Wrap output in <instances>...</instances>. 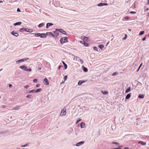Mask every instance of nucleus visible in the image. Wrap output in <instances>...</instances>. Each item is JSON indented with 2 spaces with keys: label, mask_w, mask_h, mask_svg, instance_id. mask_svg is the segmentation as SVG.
Returning a JSON list of instances; mask_svg holds the SVG:
<instances>
[{
  "label": "nucleus",
  "mask_w": 149,
  "mask_h": 149,
  "mask_svg": "<svg viewBox=\"0 0 149 149\" xmlns=\"http://www.w3.org/2000/svg\"><path fill=\"white\" fill-rule=\"evenodd\" d=\"M11 34L16 37H18L19 36V34L17 33H15L13 31L11 32Z\"/></svg>",
  "instance_id": "1a4fd4ad"
},
{
  "label": "nucleus",
  "mask_w": 149,
  "mask_h": 149,
  "mask_svg": "<svg viewBox=\"0 0 149 149\" xmlns=\"http://www.w3.org/2000/svg\"><path fill=\"white\" fill-rule=\"evenodd\" d=\"M6 107L5 105H3L2 107V108H5V107Z\"/></svg>",
  "instance_id": "0e129e2a"
},
{
  "label": "nucleus",
  "mask_w": 149,
  "mask_h": 149,
  "mask_svg": "<svg viewBox=\"0 0 149 149\" xmlns=\"http://www.w3.org/2000/svg\"><path fill=\"white\" fill-rule=\"evenodd\" d=\"M24 28H22L21 29L19 30V31L21 32H22L24 31Z\"/></svg>",
  "instance_id": "ea45409f"
},
{
  "label": "nucleus",
  "mask_w": 149,
  "mask_h": 149,
  "mask_svg": "<svg viewBox=\"0 0 149 149\" xmlns=\"http://www.w3.org/2000/svg\"><path fill=\"white\" fill-rule=\"evenodd\" d=\"M144 31H141L140 32V33L139 34V35L141 36L144 33Z\"/></svg>",
  "instance_id": "72a5a7b5"
},
{
  "label": "nucleus",
  "mask_w": 149,
  "mask_h": 149,
  "mask_svg": "<svg viewBox=\"0 0 149 149\" xmlns=\"http://www.w3.org/2000/svg\"><path fill=\"white\" fill-rule=\"evenodd\" d=\"M108 4L106 3H103V6H107Z\"/></svg>",
  "instance_id": "bf43d9fd"
},
{
  "label": "nucleus",
  "mask_w": 149,
  "mask_h": 149,
  "mask_svg": "<svg viewBox=\"0 0 149 149\" xmlns=\"http://www.w3.org/2000/svg\"><path fill=\"white\" fill-rule=\"evenodd\" d=\"M98 47H99L102 50H103V49L104 47V46L102 44L99 45L98 46Z\"/></svg>",
  "instance_id": "393cba45"
},
{
  "label": "nucleus",
  "mask_w": 149,
  "mask_h": 149,
  "mask_svg": "<svg viewBox=\"0 0 149 149\" xmlns=\"http://www.w3.org/2000/svg\"><path fill=\"white\" fill-rule=\"evenodd\" d=\"M144 95H143L140 94L139 96L138 97L139 98L143 99L144 97Z\"/></svg>",
  "instance_id": "6ab92c4d"
},
{
  "label": "nucleus",
  "mask_w": 149,
  "mask_h": 149,
  "mask_svg": "<svg viewBox=\"0 0 149 149\" xmlns=\"http://www.w3.org/2000/svg\"><path fill=\"white\" fill-rule=\"evenodd\" d=\"M138 143H140L142 145L144 146L146 144V142H143L142 141H140L138 142Z\"/></svg>",
  "instance_id": "a211bd4d"
},
{
  "label": "nucleus",
  "mask_w": 149,
  "mask_h": 149,
  "mask_svg": "<svg viewBox=\"0 0 149 149\" xmlns=\"http://www.w3.org/2000/svg\"><path fill=\"white\" fill-rule=\"evenodd\" d=\"M53 25V24L51 23H47L46 24V28L48 29L49 27L52 26Z\"/></svg>",
  "instance_id": "9d476101"
},
{
  "label": "nucleus",
  "mask_w": 149,
  "mask_h": 149,
  "mask_svg": "<svg viewBox=\"0 0 149 149\" xmlns=\"http://www.w3.org/2000/svg\"><path fill=\"white\" fill-rule=\"evenodd\" d=\"M81 38L82 40H83V41H88V39H89V38L86 37L84 36H81Z\"/></svg>",
  "instance_id": "39448f33"
},
{
  "label": "nucleus",
  "mask_w": 149,
  "mask_h": 149,
  "mask_svg": "<svg viewBox=\"0 0 149 149\" xmlns=\"http://www.w3.org/2000/svg\"><path fill=\"white\" fill-rule=\"evenodd\" d=\"M62 62L64 65L65 69H67V65L64 61H62Z\"/></svg>",
  "instance_id": "5701e85b"
},
{
  "label": "nucleus",
  "mask_w": 149,
  "mask_h": 149,
  "mask_svg": "<svg viewBox=\"0 0 149 149\" xmlns=\"http://www.w3.org/2000/svg\"><path fill=\"white\" fill-rule=\"evenodd\" d=\"M123 146H118V148H112L111 149H121V148Z\"/></svg>",
  "instance_id": "4c0bfd02"
},
{
  "label": "nucleus",
  "mask_w": 149,
  "mask_h": 149,
  "mask_svg": "<svg viewBox=\"0 0 149 149\" xmlns=\"http://www.w3.org/2000/svg\"><path fill=\"white\" fill-rule=\"evenodd\" d=\"M63 113L62 115L65 116L66 115V112L65 110H64V109L62 110L61 111V114Z\"/></svg>",
  "instance_id": "2eb2a0df"
},
{
  "label": "nucleus",
  "mask_w": 149,
  "mask_h": 149,
  "mask_svg": "<svg viewBox=\"0 0 149 149\" xmlns=\"http://www.w3.org/2000/svg\"><path fill=\"white\" fill-rule=\"evenodd\" d=\"M53 32L55 35V36L56 37H57L59 36V33L57 31H53Z\"/></svg>",
  "instance_id": "4468645a"
},
{
  "label": "nucleus",
  "mask_w": 149,
  "mask_h": 149,
  "mask_svg": "<svg viewBox=\"0 0 149 149\" xmlns=\"http://www.w3.org/2000/svg\"><path fill=\"white\" fill-rule=\"evenodd\" d=\"M85 125V124L84 123L82 122L80 124V127L81 128H83L84 127Z\"/></svg>",
  "instance_id": "f3484780"
},
{
  "label": "nucleus",
  "mask_w": 149,
  "mask_h": 149,
  "mask_svg": "<svg viewBox=\"0 0 149 149\" xmlns=\"http://www.w3.org/2000/svg\"><path fill=\"white\" fill-rule=\"evenodd\" d=\"M35 36L36 37H40L41 38H44L47 37L46 34L45 33H38L35 34Z\"/></svg>",
  "instance_id": "f03ea898"
},
{
  "label": "nucleus",
  "mask_w": 149,
  "mask_h": 149,
  "mask_svg": "<svg viewBox=\"0 0 149 149\" xmlns=\"http://www.w3.org/2000/svg\"><path fill=\"white\" fill-rule=\"evenodd\" d=\"M24 31L27 32H32V30L31 29H28L27 28H24Z\"/></svg>",
  "instance_id": "9b49d317"
},
{
  "label": "nucleus",
  "mask_w": 149,
  "mask_h": 149,
  "mask_svg": "<svg viewBox=\"0 0 149 149\" xmlns=\"http://www.w3.org/2000/svg\"><path fill=\"white\" fill-rule=\"evenodd\" d=\"M35 90L34 89L32 90H31L28 91L26 92L27 93H31L35 92Z\"/></svg>",
  "instance_id": "412c9836"
},
{
  "label": "nucleus",
  "mask_w": 149,
  "mask_h": 149,
  "mask_svg": "<svg viewBox=\"0 0 149 149\" xmlns=\"http://www.w3.org/2000/svg\"><path fill=\"white\" fill-rule=\"evenodd\" d=\"M43 83L45 85H48L49 84L48 80L46 78H45L44 79Z\"/></svg>",
  "instance_id": "20e7f679"
},
{
  "label": "nucleus",
  "mask_w": 149,
  "mask_h": 149,
  "mask_svg": "<svg viewBox=\"0 0 149 149\" xmlns=\"http://www.w3.org/2000/svg\"><path fill=\"white\" fill-rule=\"evenodd\" d=\"M29 143H27L24 145L21 146V147H26L27 146H29Z\"/></svg>",
  "instance_id": "a878e982"
},
{
  "label": "nucleus",
  "mask_w": 149,
  "mask_h": 149,
  "mask_svg": "<svg viewBox=\"0 0 149 149\" xmlns=\"http://www.w3.org/2000/svg\"><path fill=\"white\" fill-rule=\"evenodd\" d=\"M62 29H55V30L56 31H59V32H60V33L62 32Z\"/></svg>",
  "instance_id": "473e14b6"
},
{
  "label": "nucleus",
  "mask_w": 149,
  "mask_h": 149,
  "mask_svg": "<svg viewBox=\"0 0 149 149\" xmlns=\"http://www.w3.org/2000/svg\"><path fill=\"white\" fill-rule=\"evenodd\" d=\"M42 90V89L41 88H39L36 90H35V93H38L40 92Z\"/></svg>",
  "instance_id": "cd10ccee"
},
{
  "label": "nucleus",
  "mask_w": 149,
  "mask_h": 149,
  "mask_svg": "<svg viewBox=\"0 0 149 149\" xmlns=\"http://www.w3.org/2000/svg\"><path fill=\"white\" fill-rule=\"evenodd\" d=\"M76 58H79V59L80 58V57H78V56H76Z\"/></svg>",
  "instance_id": "338daca9"
},
{
  "label": "nucleus",
  "mask_w": 149,
  "mask_h": 149,
  "mask_svg": "<svg viewBox=\"0 0 149 149\" xmlns=\"http://www.w3.org/2000/svg\"><path fill=\"white\" fill-rule=\"evenodd\" d=\"M147 11H148L149 10L148 8H146L145 9Z\"/></svg>",
  "instance_id": "e2e57ef3"
},
{
  "label": "nucleus",
  "mask_w": 149,
  "mask_h": 149,
  "mask_svg": "<svg viewBox=\"0 0 149 149\" xmlns=\"http://www.w3.org/2000/svg\"><path fill=\"white\" fill-rule=\"evenodd\" d=\"M44 25H45L44 23H41L39 24L38 25V26L39 28H41V27H42Z\"/></svg>",
  "instance_id": "bb28decb"
},
{
  "label": "nucleus",
  "mask_w": 149,
  "mask_h": 149,
  "mask_svg": "<svg viewBox=\"0 0 149 149\" xmlns=\"http://www.w3.org/2000/svg\"><path fill=\"white\" fill-rule=\"evenodd\" d=\"M148 4L149 5V0H148Z\"/></svg>",
  "instance_id": "774afa93"
},
{
  "label": "nucleus",
  "mask_w": 149,
  "mask_h": 149,
  "mask_svg": "<svg viewBox=\"0 0 149 149\" xmlns=\"http://www.w3.org/2000/svg\"><path fill=\"white\" fill-rule=\"evenodd\" d=\"M68 38L67 37L62 38L60 40V41L61 44H64L65 42H68Z\"/></svg>",
  "instance_id": "f257e3e1"
},
{
  "label": "nucleus",
  "mask_w": 149,
  "mask_h": 149,
  "mask_svg": "<svg viewBox=\"0 0 149 149\" xmlns=\"http://www.w3.org/2000/svg\"><path fill=\"white\" fill-rule=\"evenodd\" d=\"M111 143L112 144H115L116 145H119V143H117V142H112Z\"/></svg>",
  "instance_id": "a19ab883"
},
{
  "label": "nucleus",
  "mask_w": 149,
  "mask_h": 149,
  "mask_svg": "<svg viewBox=\"0 0 149 149\" xmlns=\"http://www.w3.org/2000/svg\"><path fill=\"white\" fill-rule=\"evenodd\" d=\"M82 68L84 72H86L88 71V69L82 66Z\"/></svg>",
  "instance_id": "b1692460"
},
{
  "label": "nucleus",
  "mask_w": 149,
  "mask_h": 149,
  "mask_svg": "<svg viewBox=\"0 0 149 149\" xmlns=\"http://www.w3.org/2000/svg\"><path fill=\"white\" fill-rule=\"evenodd\" d=\"M29 59V58H26L18 60L16 61V63H21L24 62L25 61H26L27 60H28Z\"/></svg>",
  "instance_id": "7ed1b4c3"
},
{
  "label": "nucleus",
  "mask_w": 149,
  "mask_h": 149,
  "mask_svg": "<svg viewBox=\"0 0 149 149\" xmlns=\"http://www.w3.org/2000/svg\"><path fill=\"white\" fill-rule=\"evenodd\" d=\"M118 74V73L117 72H113L112 74V76H115V75H117Z\"/></svg>",
  "instance_id": "f704fd0d"
},
{
  "label": "nucleus",
  "mask_w": 149,
  "mask_h": 149,
  "mask_svg": "<svg viewBox=\"0 0 149 149\" xmlns=\"http://www.w3.org/2000/svg\"><path fill=\"white\" fill-rule=\"evenodd\" d=\"M32 95H28L26 96V97L28 98H30L31 96H32Z\"/></svg>",
  "instance_id": "c03bdc74"
},
{
  "label": "nucleus",
  "mask_w": 149,
  "mask_h": 149,
  "mask_svg": "<svg viewBox=\"0 0 149 149\" xmlns=\"http://www.w3.org/2000/svg\"><path fill=\"white\" fill-rule=\"evenodd\" d=\"M131 90V88L130 87H128L125 91V93H127L129 92Z\"/></svg>",
  "instance_id": "aec40b11"
},
{
  "label": "nucleus",
  "mask_w": 149,
  "mask_h": 149,
  "mask_svg": "<svg viewBox=\"0 0 149 149\" xmlns=\"http://www.w3.org/2000/svg\"><path fill=\"white\" fill-rule=\"evenodd\" d=\"M83 42H84V45L85 46H86V47H88V46L89 45V44L88 43L86 42H85L84 41H83Z\"/></svg>",
  "instance_id": "7c9ffc66"
},
{
  "label": "nucleus",
  "mask_w": 149,
  "mask_h": 149,
  "mask_svg": "<svg viewBox=\"0 0 149 149\" xmlns=\"http://www.w3.org/2000/svg\"><path fill=\"white\" fill-rule=\"evenodd\" d=\"M46 36L48 35L49 36H51L54 38L55 37V35L51 32H47L46 33Z\"/></svg>",
  "instance_id": "423d86ee"
},
{
  "label": "nucleus",
  "mask_w": 149,
  "mask_h": 149,
  "mask_svg": "<svg viewBox=\"0 0 149 149\" xmlns=\"http://www.w3.org/2000/svg\"><path fill=\"white\" fill-rule=\"evenodd\" d=\"M20 107L21 106H16V107H15L14 108H13V110H18L19 109Z\"/></svg>",
  "instance_id": "c85d7f7f"
},
{
  "label": "nucleus",
  "mask_w": 149,
  "mask_h": 149,
  "mask_svg": "<svg viewBox=\"0 0 149 149\" xmlns=\"http://www.w3.org/2000/svg\"><path fill=\"white\" fill-rule=\"evenodd\" d=\"M3 3V1H0V3Z\"/></svg>",
  "instance_id": "69168bd1"
},
{
  "label": "nucleus",
  "mask_w": 149,
  "mask_h": 149,
  "mask_svg": "<svg viewBox=\"0 0 149 149\" xmlns=\"http://www.w3.org/2000/svg\"><path fill=\"white\" fill-rule=\"evenodd\" d=\"M63 67V66L59 65L58 67V69L60 70L61 67Z\"/></svg>",
  "instance_id": "6e6d98bb"
},
{
  "label": "nucleus",
  "mask_w": 149,
  "mask_h": 149,
  "mask_svg": "<svg viewBox=\"0 0 149 149\" xmlns=\"http://www.w3.org/2000/svg\"><path fill=\"white\" fill-rule=\"evenodd\" d=\"M32 71L31 69V68H29V69L27 68V70L26 71H29V72H31Z\"/></svg>",
  "instance_id": "09e8293b"
},
{
  "label": "nucleus",
  "mask_w": 149,
  "mask_h": 149,
  "mask_svg": "<svg viewBox=\"0 0 149 149\" xmlns=\"http://www.w3.org/2000/svg\"><path fill=\"white\" fill-rule=\"evenodd\" d=\"M84 143V141H81L78 143H77L76 144V146H80L82 145Z\"/></svg>",
  "instance_id": "0eeeda50"
},
{
  "label": "nucleus",
  "mask_w": 149,
  "mask_h": 149,
  "mask_svg": "<svg viewBox=\"0 0 149 149\" xmlns=\"http://www.w3.org/2000/svg\"><path fill=\"white\" fill-rule=\"evenodd\" d=\"M62 34L65 35L66 36H68V35L66 32L65 31H64L63 29H62V32H61Z\"/></svg>",
  "instance_id": "c756f323"
},
{
  "label": "nucleus",
  "mask_w": 149,
  "mask_h": 149,
  "mask_svg": "<svg viewBox=\"0 0 149 149\" xmlns=\"http://www.w3.org/2000/svg\"><path fill=\"white\" fill-rule=\"evenodd\" d=\"M20 68L25 71H26V70H27V67L25 65H23L20 66Z\"/></svg>",
  "instance_id": "6e6552de"
},
{
  "label": "nucleus",
  "mask_w": 149,
  "mask_h": 149,
  "mask_svg": "<svg viewBox=\"0 0 149 149\" xmlns=\"http://www.w3.org/2000/svg\"><path fill=\"white\" fill-rule=\"evenodd\" d=\"M131 93H130L126 95V96L125 97V99H129L131 96Z\"/></svg>",
  "instance_id": "ddd939ff"
},
{
  "label": "nucleus",
  "mask_w": 149,
  "mask_h": 149,
  "mask_svg": "<svg viewBox=\"0 0 149 149\" xmlns=\"http://www.w3.org/2000/svg\"><path fill=\"white\" fill-rule=\"evenodd\" d=\"M79 61L81 64H82L84 63L83 60L82 59H79Z\"/></svg>",
  "instance_id": "37998d69"
},
{
  "label": "nucleus",
  "mask_w": 149,
  "mask_h": 149,
  "mask_svg": "<svg viewBox=\"0 0 149 149\" xmlns=\"http://www.w3.org/2000/svg\"><path fill=\"white\" fill-rule=\"evenodd\" d=\"M130 13L131 14H135L136 13V12L134 11H131L130 12Z\"/></svg>",
  "instance_id": "8fccbe9b"
},
{
  "label": "nucleus",
  "mask_w": 149,
  "mask_h": 149,
  "mask_svg": "<svg viewBox=\"0 0 149 149\" xmlns=\"http://www.w3.org/2000/svg\"><path fill=\"white\" fill-rule=\"evenodd\" d=\"M124 18L125 19V20H128L129 19V17H128V16H126V17H124Z\"/></svg>",
  "instance_id": "de8ad7c7"
},
{
  "label": "nucleus",
  "mask_w": 149,
  "mask_h": 149,
  "mask_svg": "<svg viewBox=\"0 0 149 149\" xmlns=\"http://www.w3.org/2000/svg\"><path fill=\"white\" fill-rule=\"evenodd\" d=\"M38 69H39L40 70H41L42 68L41 66H39L38 68Z\"/></svg>",
  "instance_id": "5fc2aeb1"
},
{
  "label": "nucleus",
  "mask_w": 149,
  "mask_h": 149,
  "mask_svg": "<svg viewBox=\"0 0 149 149\" xmlns=\"http://www.w3.org/2000/svg\"><path fill=\"white\" fill-rule=\"evenodd\" d=\"M101 93L104 95H107L108 94V92L107 91H102Z\"/></svg>",
  "instance_id": "4be33fe9"
},
{
  "label": "nucleus",
  "mask_w": 149,
  "mask_h": 149,
  "mask_svg": "<svg viewBox=\"0 0 149 149\" xmlns=\"http://www.w3.org/2000/svg\"><path fill=\"white\" fill-rule=\"evenodd\" d=\"M29 87V85H26V86H24V88H25L26 89H27Z\"/></svg>",
  "instance_id": "3c124183"
},
{
  "label": "nucleus",
  "mask_w": 149,
  "mask_h": 149,
  "mask_svg": "<svg viewBox=\"0 0 149 149\" xmlns=\"http://www.w3.org/2000/svg\"><path fill=\"white\" fill-rule=\"evenodd\" d=\"M93 49L94 50H96L98 52H99V51H100V49H98L97 48V47H93Z\"/></svg>",
  "instance_id": "2f4dec72"
},
{
  "label": "nucleus",
  "mask_w": 149,
  "mask_h": 149,
  "mask_svg": "<svg viewBox=\"0 0 149 149\" xmlns=\"http://www.w3.org/2000/svg\"><path fill=\"white\" fill-rule=\"evenodd\" d=\"M67 78H68V76H64V79L65 81V80H66L67 79Z\"/></svg>",
  "instance_id": "49530a36"
},
{
  "label": "nucleus",
  "mask_w": 149,
  "mask_h": 149,
  "mask_svg": "<svg viewBox=\"0 0 149 149\" xmlns=\"http://www.w3.org/2000/svg\"><path fill=\"white\" fill-rule=\"evenodd\" d=\"M17 11L18 12H21V11L19 8H17Z\"/></svg>",
  "instance_id": "4d7b16f0"
},
{
  "label": "nucleus",
  "mask_w": 149,
  "mask_h": 149,
  "mask_svg": "<svg viewBox=\"0 0 149 149\" xmlns=\"http://www.w3.org/2000/svg\"><path fill=\"white\" fill-rule=\"evenodd\" d=\"M129 148L127 147H125L124 148V149H128Z\"/></svg>",
  "instance_id": "052dcab7"
},
{
  "label": "nucleus",
  "mask_w": 149,
  "mask_h": 149,
  "mask_svg": "<svg viewBox=\"0 0 149 149\" xmlns=\"http://www.w3.org/2000/svg\"><path fill=\"white\" fill-rule=\"evenodd\" d=\"M85 81L84 80H79L78 83V84L79 86L81 85L83 83H84Z\"/></svg>",
  "instance_id": "f8f14e48"
},
{
  "label": "nucleus",
  "mask_w": 149,
  "mask_h": 149,
  "mask_svg": "<svg viewBox=\"0 0 149 149\" xmlns=\"http://www.w3.org/2000/svg\"><path fill=\"white\" fill-rule=\"evenodd\" d=\"M146 37H144L142 39V40L144 41L146 39Z\"/></svg>",
  "instance_id": "864d4df0"
},
{
  "label": "nucleus",
  "mask_w": 149,
  "mask_h": 149,
  "mask_svg": "<svg viewBox=\"0 0 149 149\" xmlns=\"http://www.w3.org/2000/svg\"><path fill=\"white\" fill-rule=\"evenodd\" d=\"M81 119L80 118H78L76 121V123L77 124L79 121H81Z\"/></svg>",
  "instance_id": "58836bf2"
},
{
  "label": "nucleus",
  "mask_w": 149,
  "mask_h": 149,
  "mask_svg": "<svg viewBox=\"0 0 149 149\" xmlns=\"http://www.w3.org/2000/svg\"><path fill=\"white\" fill-rule=\"evenodd\" d=\"M13 86L12 85V84H10L9 85V87L10 88H11Z\"/></svg>",
  "instance_id": "13d9d810"
},
{
  "label": "nucleus",
  "mask_w": 149,
  "mask_h": 149,
  "mask_svg": "<svg viewBox=\"0 0 149 149\" xmlns=\"http://www.w3.org/2000/svg\"><path fill=\"white\" fill-rule=\"evenodd\" d=\"M33 81L34 82H38V80L36 79H34L33 80Z\"/></svg>",
  "instance_id": "a18cd8bd"
},
{
  "label": "nucleus",
  "mask_w": 149,
  "mask_h": 149,
  "mask_svg": "<svg viewBox=\"0 0 149 149\" xmlns=\"http://www.w3.org/2000/svg\"><path fill=\"white\" fill-rule=\"evenodd\" d=\"M98 6H103V3H100L97 5Z\"/></svg>",
  "instance_id": "c9c22d12"
},
{
  "label": "nucleus",
  "mask_w": 149,
  "mask_h": 149,
  "mask_svg": "<svg viewBox=\"0 0 149 149\" xmlns=\"http://www.w3.org/2000/svg\"><path fill=\"white\" fill-rule=\"evenodd\" d=\"M40 86V84H37L36 86L37 87H38Z\"/></svg>",
  "instance_id": "603ef678"
},
{
  "label": "nucleus",
  "mask_w": 149,
  "mask_h": 149,
  "mask_svg": "<svg viewBox=\"0 0 149 149\" xmlns=\"http://www.w3.org/2000/svg\"><path fill=\"white\" fill-rule=\"evenodd\" d=\"M21 24V22H18L14 23L13 25L15 26H16L17 25H20Z\"/></svg>",
  "instance_id": "dca6fc26"
},
{
  "label": "nucleus",
  "mask_w": 149,
  "mask_h": 149,
  "mask_svg": "<svg viewBox=\"0 0 149 149\" xmlns=\"http://www.w3.org/2000/svg\"><path fill=\"white\" fill-rule=\"evenodd\" d=\"M127 37V35L126 34L125 35V37L122 38L123 40H125L126 39Z\"/></svg>",
  "instance_id": "79ce46f5"
},
{
  "label": "nucleus",
  "mask_w": 149,
  "mask_h": 149,
  "mask_svg": "<svg viewBox=\"0 0 149 149\" xmlns=\"http://www.w3.org/2000/svg\"><path fill=\"white\" fill-rule=\"evenodd\" d=\"M142 63H141L140 64V65L139 66V68H138V69L137 70V71H136V72H138L139 71V70L140 68L141 67V66H142Z\"/></svg>",
  "instance_id": "e433bc0d"
},
{
  "label": "nucleus",
  "mask_w": 149,
  "mask_h": 149,
  "mask_svg": "<svg viewBox=\"0 0 149 149\" xmlns=\"http://www.w3.org/2000/svg\"><path fill=\"white\" fill-rule=\"evenodd\" d=\"M80 43H81L83 44H84V42H83V41H80Z\"/></svg>",
  "instance_id": "680f3d73"
}]
</instances>
